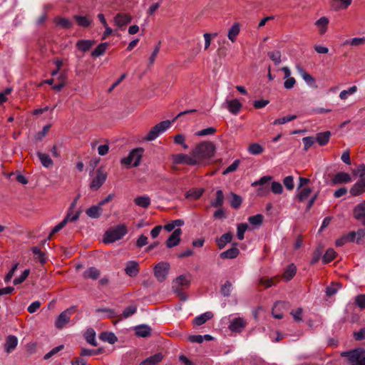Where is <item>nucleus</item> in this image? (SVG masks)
Returning a JSON list of instances; mask_svg holds the SVG:
<instances>
[{
    "label": "nucleus",
    "instance_id": "1",
    "mask_svg": "<svg viewBox=\"0 0 365 365\" xmlns=\"http://www.w3.org/2000/svg\"><path fill=\"white\" fill-rule=\"evenodd\" d=\"M215 153V146L213 143L205 141L199 143L191 155L198 161V165H205L206 160L212 158Z\"/></svg>",
    "mask_w": 365,
    "mask_h": 365
},
{
    "label": "nucleus",
    "instance_id": "2",
    "mask_svg": "<svg viewBox=\"0 0 365 365\" xmlns=\"http://www.w3.org/2000/svg\"><path fill=\"white\" fill-rule=\"evenodd\" d=\"M341 355L347 357L349 365H365V350L362 348L344 351Z\"/></svg>",
    "mask_w": 365,
    "mask_h": 365
},
{
    "label": "nucleus",
    "instance_id": "3",
    "mask_svg": "<svg viewBox=\"0 0 365 365\" xmlns=\"http://www.w3.org/2000/svg\"><path fill=\"white\" fill-rule=\"evenodd\" d=\"M127 232L128 230L124 225H118L106 232L103 241L106 243L114 242L116 240H120Z\"/></svg>",
    "mask_w": 365,
    "mask_h": 365
},
{
    "label": "nucleus",
    "instance_id": "4",
    "mask_svg": "<svg viewBox=\"0 0 365 365\" xmlns=\"http://www.w3.org/2000/svg\"><path fill=\"white\" fill-rule=\"evenodd\" d=\"M171 125V121L169 120L161 121L151 128L146 137L145 140L152 141L156 139L161 133L167 130Z\"/></svg>",
    "mask_w": 365,
    "mask_h": 365
},
{
    "label": "nucleus",
    "instance_id": "5",
    "mask_svg": "<svg viewBox=\"0 0 365 365\" xmlns=\"http://www.w3.org/2000/svg\"><path fill=\"white\" fill-rule=\"evenodd\" d=\"M143 153V149L138 148L131 150L128 157L121 159V163L125 165H130L133 163V167H138Z\"/></svg>",
    "mask_w": 365,
    "mask_h": 365
},
{
    "label": "nucleus",
    "instance_id": "6",
    "mask_svg": "<svg viewBox=\"0 0 365 365\" xmlns=\"http://www.w3.org/2000/svg\"><path fill=\"white\" fill-rule=\"evenodd\" d=\"M272 179V176L266 175L259 178L258 180L253 182L251 184L252 187L259 186L257 190L258 196H265L269 192V185L267 184Z\"/></svg>",
    "mask_w": 365,
    "mask_h": 365
},
{
    "label": "nucleus",
    "instance_id": "7",
    "mask_svg": "<svg viewBox=\"0 0 365 365\" xmlns=\"http://www.w3.org/2000/svg\"><path fill=\"white\" fill-rule=\"evenodd\" d=\"M107 178V173L102 168H99L96 171V176L90 184V188L92 190H98L105 182Z\"/></svg>",
    "mask_w": 365,
    "mask_h": 365
},
{
    "label": "nucleus",
    "instance_id": "8",
    "mask_svg": "<svg viewBox=\"0 0 365 365\" xmlns=\"http://www.w3.org/2000/svg\"><path fill=\"white\" fill-rule=\"evenodd\" d=\"M75 307H71L61 312L56 320V327L58 329H62L67 323L69 322L71 315L75 312Z\"/></svg>",
    "mask_w": 365,
    "mask_h": 365
},
{
    "label": "nucleus",
    "instance_id": "9",
    "mask_svg": "<svg viewBox=\"0 0 365 365\" xmlns=\"http://www.w3.org/2000/svg\"><path fill=\"white\" fill-rule=\"evenodd\" d=\"M170 264L167 262H160L154 268V275L160 282H163L168 275Z\"/></svg>",
    "mask_w": 365,
    "mask_h": 365
},
{
    "label": "nucleus",
    "instance_id": "10",
    "mask_svg": "<svg viewBox=\"0 0 365 365\" xmlns=\"http://www.w3.org/2000/svg\"><path fill=\"white\" fill-rule=\"evenodd\" d=\"M173 162L175 164H186L189 165H197L198 161L193 155L191 156L186 154H175L173 156Z\"/></svg>",
    "mask_w": 365,
    "mask_h": 365
},
{
    "label": "nucleus",
    "instance_id": "11",
    "mask_svg": "<svg viewBox=\"0 0 365 365\" xmlns=\"http://www.w3.org/2000/svg\"><path fill=\"white\" fill-rule=\"evenodd\" d=\"M81 213V210H77L75 212V215H73L72 216V218H69V216H68L67 217H64V219L59 224L56 225L52 229L49 236L48 237V240H51V236L53 235L58 232L61 229H63L68 222H75V221H76L79 218Z\"/></svg>",
    "mask_w": 365,
    "mask_h": 365
},
{
    "label": "nucleus",
    "instance_id": "12",
    "mask_svg": "<svg viewBox=\"0 0 365 365\" xmlns=\"http://www.w3.org/2000/svg\"><path fill=\"white\" fill-rule=\"evenodd\" d=\"M181 234L182 230L180 228L175 229L165 242L167 247L172 248L178 245L180 242Z\"/></svg>",
    "mask_w": 365,
    "mask_h": 365
},
{
    "label": "nucleus",
    "instance_id": "13",
    "mask_svg": "<svg viewBox=\"0 0 365 365\" xmlns=\"http://www.w3.org/2000/svg\"><path fill=\"white\" fill-rule=\"evenodd\" d=\"M353 215L355 219L365 226V200L354 207Z\"/></svg>",
    "mask_w": 365,
    "mask_h": 365
},
{
    "label": "nucleus",
    "instance_id": "14",
    "mask_svg": "<svg viewBox=\"0 0 365 365\" xmlns=\"http://www.w3.org/2000/svg\"><path fill=\"white\" fill-rule=\"evenodd\" d=\"M125 272L130 277H136L139 273V264L135 261H129L127 262Z\"/></svg>",
    "mask_w": 365,
    "mask_h": 365
},
{
    "label": "nucleus",
    "instance_id": "15",
    "mask_svg": "<svg viewBox=\"0 0 365 365\" xmlns=\"http://www.w3.org/2000/svg\"><path fill=\"white\" fill-rule=\"evenodd\" d=\"M351 0H332L330 3L331 10L337 11L347 9L351 4Z\"/></svg>",
    "mask_w": 365,
    "mask_h": 365
},
{
    "label": "nucleus",
    "instance_id": "16",
    "mask_svg": "<svg viewBox=\"0 0 365 365\" xmlns=\"http://www.w3.org/2000/svg\"><path fill=\"white\" fill-rule=\"evenodd\" d=\"M240 24L236 22L228 29L227 38L232 43H235L237 41V37L240 32Z\"/></svg>",
    "mask_w": 365,
    "mask_h": 365
},
{
    "label": "nucleus",
    "instance_id": "17",
    "mask_svg": "<svg viewBox=\"0 0 365 365\" xmlns=\"http://www.w3.org/2000/svg\"><path fill=\"white\" fill-rule=\"evenodd\" d=\"M237 245L238 244L237 242H235L232 244V247L225 251V252H222L221 254H220V257L222 259H234V258H236L239 253H240V250L239 249L237 248Z\"/></svg>",
    "mask_w": 365,
    "mask_h": 365
},
{
    "label": "nucleus",
    "instance_id": "18",
    "mask_svg": "<svg viewBox=\"0 0 365 365\" xmlns=\"http://www.w3.org/2000/svg\"><path fill=\"white\" fill-rule=\"evenodd\" d=\"M132 20L130 15L123 13L118 14L114 18V22L118 27H122L129 24Z\"/></svg>",
    "mask_w": 365,
    "mask_h": 365
},
{
    "label": "nucleus",
    "instance_id": "19",
    "mask_svg": "<svg viewBox=\"0 0 365 365\" xmlns=\"http://www.w3.org/2000/svg\"><path fill=\"white\" fill-rule=\"evenodd\" d=\"M246 322L240 317L235 318L230 322L229 329L234 332H240L245 327Z\"/></svg>",
    "mask_w": 365,
    "mask_h": 365
},
{
    "label": "nucleus",
    "instance_id": "20",
    "mask_svg": "<svg viewBox=\"0 0 365 365\" xmlns=\"http://www.w3.org/2000/svg\"><path fill=\"white\" fill-rule=\"evenodd\" d=\"M351 178L349 173L344 172L337 173L334 178L332 179V183L334 185L341 183H348L351 181Z\"/></svg>",
    "mask_w": 365,
    "mask_h": 365
},
{
    "label": "nucleus",
    "instance_id": "21",
    "mask_svg": "<svg viewBox=\"0 0 365 365\" xmlns=\"http://www.w3.org/2000/svg\"><path fill=\"white\" fill-rule=\"evenodd\" d=\"M365 192V178L357 181L350 189V193L357 196Z\"/></svg>",
    "mask_w": 365,
    "mask_h": 365
},
{
    "label": "nucleus",
    "instance_id": "22",
    "mask_svg": "<svg viewBox=\"0 0 365 365\" xmlns=\"http://www.w3.org/2000/svg\"><path fill=\"white\" fill-rule=\"evenodd\" d=\"M233 238L232 232H228L221 235L220 237L216 239V243L220 250L223 249L227 243L231 242Z\"/></svg>",
    "mask_w": 365,
    "mask_h": 365
},
{
    "label": "nucleus",
    "instance_id": "23",
    "mask_svg": "<svg viewBox=\"0 0 365 365\" xmlns=\"http://www.w3.org/2000/svg\"><path fill=\"white\" fill-rule=\"evenodd\" d=\"M18 339L14 335H9L6 339L4 344L5 351L7 353H11L17 346Z\"/></svg>",
    "mask_w": 365,
    "mask_h": 365
},
{
    "label": "nucleus",
    "instance_id": "24",
    "mask_svg": "<svg viewBox=\"0 0 365 365\" xmlns=\"http://www.w3.org/2000/svg\"><path fill=\"white\" fill-rule=\"evenodd\" d=\"M151 330L150 327L146 324H140L135 327V335L143 338L150 336Z\"/></svg>",
    "mask_w": 365,
    "mask_h": 365
},
{
    "label": "nucleus",
    "instance_id": "25",
    "mask_svg": "<svg viewBox=\"0 0 365 365\" xmlns=\"http://www.w3.org/2000/svg\"><path fill=\"white\" fill-rule=\"evenodd\" d=\"M163 356L161 353H157L143 360L140 365H155L162 361Z\"/></svg>",
    "mask_w": 365,
    "mask_h": 365
},
{
    "label": "nucleus",
    "instance_id": "26",
    "mask_svg": "<svg viewBox=\"0 0 365 365\" xmlns=\"http://www.w3.org/2000/svg\"><path fill=\"white\" fill-rule=\"evenodd\" d=\"M86 213L88 217L96 219L101 215L102 208L98 204L97 205H93L86 210Z\"/></svg>",
    "mask_w": 365,
    "mask_h": 365
},
{
    "label": "nucleus",
    "instance_id": "27",
    "mask_svg": "<svg viewBox=\"0 0 365 365\" xmlns=\"http://www.w3.org/2000/svg\"><path fill=\"white\" fill-rule=\"evenodd\" d=\"M54 23L57 26L63 29H70L73 25L72 22L69 19L61 18L60 16H57L54 19Z\"/></svg>",
    "mask_w": 365,
    "mask_h": 365
},
{
    "label": "nucleus",
    "instance_id": "28",
    "mask_svg": "<svg viewBox=\"0 0 365 365\" xmlns=\"http://www.w3.org/2000/svg\"><path fill=\"white\" fill-rule=\"evenodd\" d=\"M36 154L43 167L48 168L53 165V162L48 154L39 151Z\"/></svg>",
    "mask_w": 365,
    "mask_h": 365
},
{
    "label": "nucleus",
    "instance_id": "29",
    "mask_svg": "<svg viewBox=\"0 0 365 365\" xmlns=\"http://www.w3.org/2000/svg\"><path fill=\"white\" fill-rule=\"evenodd\" d=\"M150 198L145 195L143 196L137 197L134 199V202L139 207L147 208L150 205Z\"/></svg>",
    "mask_w": 365,
    "mask_h": 365
},
{
    "label": "nucleus",
    "instance_id": "30",
    "mask_svg": "<svg viewBox=\"0 0 365 365\" xmlns=\"http://www.w3.org/2000/svg\"><path fill=\"white\" fill-rule=\"evenodd\" d=\"M228 110L232 114H237L242 108L241 103L237 99H234L227 101Z\"/></svg>",
    "mask_w": 365,
    "mask_h": 365
},
{
    "label": "nucleus",
    "instance_id": "31",
    "mask_svg": "<svg viewBox=\"0 0 365 365\" xmlns=\"http://www.w3.org/2000/svg\"><path fill=\"white\" fill-rule=\"evenodd\" d=\"M212 317L213 314L211 312H207L200 316L196 317L194 319V323L197 326L202 325Z\"/></svg>",
    "mask_w": 365,
    "mask_h": 365
},
{
    "label": "nucleus",
    "instance_id": "32",
    "mask_svg": "<svg viewBox=\"0 0 365 365\" xmlns=\"http://www.w3.org/2000/svg\"><path fill=\"white\" fill-rule=\"evenodd\" d=\"M99 339L111 344L115 343L118 341L117 336L113 333L108 331L101 333Z\"/></svg>",
    "mask_w": 365,
    "mask_h": 365
},
{
    "label": "nucleus",
    "instance_id": "33",
    "mask_svg": "<svg viewBox=\"0 0 365 365\" xmlns=\"http://www.w3.org/2000/svg\"><path fill=\"white\" fill-rule=\"evenodd\" d=\"M85 339L88 344L93 346H96L98 345L96 340V331L93 328H89L86 330L85 333Z\"/></svg>",
    "mask_w": 365,
    "mask_h": 365
},
{
    "label": "nucleus",
    "instance_id": "34",
    "mask_svg": "<svg viewBox=\"0 0 365 365\" xmlns=\"http://www.w3.org/2000/svg\"><path fill=\"white\" fill-rule=\"evenodd\" d=\"M224 202V194L222 190H218L216 191V197L212 200L210 204L214 207H221Z\"/></svg>",
    "mask_w": 365,
    "mask_h": 365
},
{
    "label": "nucleus",
    "instance_id": "35",
    "mask_svg": "<svg viewBox=\"0 0 365 365\" xmlns=\"http://www.w3.org/2000/svg\"><path fill=\"white\" fill-rule=\"evenodd\" d=\"M329 19L327 17H322L316 21V26L320 34H324L327 29Z\"/></svg>",
    "mask_w": 365,
    "mask_h": 365
},
{
    "label": "nucleus",
    "instance_id": "36",
    "mask_svg": "<svg viewBox=\"0 0 365 365\" xmlns=\"http://www.w3.org/2000/svg\"><path fill=\"white\" fill-rule=\"evenodd\" d=\"M330 136L331 133L329 131L319 133L317 135L316 140L320 145H325L328 143Z\"/></svg>",
    "mask_w": 365,
    "mask_h": 365
},
{
    "label": "nucleus",
    "instance_id": "37",
    "mask_svg": "<svg viewBox=\"0 0 365 365\" xmlns=\"http://www.w3.org/2000/svg\"><path fill=\"white\" fill-rule=\"evenodd\" d=\"M99 276H100V271L93 267L88 268L83 273L84 278H91L92 279H97Z\"/></svg>",
    "mask_w": 365,
    "mask_h": 365
},
{
    "label": "nucleus",
    "instance_id": "38",
    "mask_svg": "<svg viewBox=\"0 0 365 365\" xmlns=\"http://www.w3.org/2000/svg\"><path fill=\"white\" fill-rule=\"evenodd\" d=\"M173 285L181 289L184 287H187L190 285V279L185 275H180L174 281Z\"/></svg>",
    "mask_w": 365,
    "mask_h": 365
},
{
    "label": "nucleus",
    "instance_id": "39",
    "mask_svg": "<svg viewBox=\"0 0 365 365\" xmlns=\"http://www.w3.org/2000/svg\"><path fill=\"white\" fill-rule=\"evenodd\" d=\"M336 252L332 248L328 249L325 254L322 256V262L324 264H328L334 259Z\"/></svg>",
    "mask_w": 365,
    "mask_h": 365
},
{
    "label": "nucleus",
    "instance_id": "40",
    "mask_svg": "<svg viewBox=\"0 0 365 365\" xmlns=\"http://www.w3.org/2000/svg\"><path fill=\"white\" fill-rule=\"evenodd\" d=\"M296 272H297L296 267L293 264H291L285 269V271L283 274V277L284 279H286L287 281H289L293 278V277L296 274Z\"/></svg>",
    "mask_w": 365,
    "mask_h": 365
},
{
    "label": "nucleus",
    "instance_id": "41",
    "mask_svg": "<svg viewBox=\"0 0 365 365\" xmlns=\"http://www.w3.org/2000/svg\"><path fill=\"white\" fill-rule=\"evenodd\" d=\"M32 252L34 255L35 259H38L41 264H44L46 261L45 253L42 252L38 247H32Z\"/></svg>",
    "mask_w": 365,
    "mask_h": 365
},
{
    "label": "nucleus",
    "instance_id": "42",
    "mask_svg": "<svg viewBox=\"0 0 365 365\" xmlns=\"http://www.w3.org/2000/svg\"><path fill=\"white\" fill-rule=\"evenodd\" d=\"M184 220L181 219H178L173 220L171 222L165 225L164 228L168 232L173 231L175 227H181L184 225Z\"/></svg>",
    "mask_w": 365,
    "mask_h": 365
},
{
    "label": "nucleus",
    "instance_id": "43",
    "mask_svg": "<svg viewBox=\"0 0 365 365\" xmlns=\"http://www.w3.org/2000/svg\"><path fill=\"white\" fill-rule=\"evenodd\" d=\"M323 247L318 246L313 252L312 259L310 262L311 264H314L319 262L320 258H322Z\"/></svg>",
    "mask_w": 365,
    "mask_h": 365
},
{
    "label": "nucleus",
    "instance_id": "44",
    "mask_svg": "<svg viewBox=\"0 0 365 365\" xmlns=\"http://www.w3.org/2000/svg\"><path fill=\"white\" fill-rule=\"evenodd\" d=\"M232 289V283L230 281H226L225 283L221 287L220 293L223 297H229L230 296Z\"/></svg>",
    "mask_w": 365,
    "mask_h": 365
},
{
    "label": "nucleus",
    "instance_id": "45",
    "mask_svg": "<svg viewBox=\"0 0 365 365\" xmlns=\"http://www.w3.org/2000/svg\"><path fill=\"white\" fill-rule=\"evenodd\" d=\"M230 206L234 209H237L242 204V198L240 195L233 192L231 193Z\"/></svg>",
    "mask_w": 365,
    "mask_h": 365
},
{
    "label": "nucleus",
    "instance_id": "46",
    "mask_svg": "<svg viewBox=\"0 0 365 365\" xmlns=\"http://www.w3.org/2000/svg\"><path fill=\"white\" fill-rule=\"evenodd\" d=\"M341 287V285L339 283L332 282L330 286H328L326 288V294L327 297H331L335 294L339 289Z\"/></svg>",
    "mask_w": 365,
    "mask_h": 365
},
{
    "label": "nucleus",
    "instance_id": "47",
    "mask_svg": "<svg viewBox=\"0 0 365 365\" xmlns=\"http://www.w3.org/2000/svg\"><path fill=\"white\" fill-rule=\"evenodd\" d=\"M248 228V225L246 223H240L237 225V237L240 240H242L245 237V232Z\"/></svg>",
    "mask_w": 365,
    "mask_h": 365
},
{
    "label": "nucleus",
    "instance_id": "48",
    "mask_svg": "<svg viewBox=\"0 0 365 365\" xmlns=\"http://www.w3.org/2000/svg\"><path fill=\"white\" fill-rule=\"evenodd\" d=\"M358 88L356 86H353L350 87L348 90H344L340 92L339 98L341 100H346L348 98L349 95H351L355 93L357 91Z\"/></svg>",
    "mask_w": 365,
    "mask_h": 365
},
{
    "label": "nucleus",
    "instance_id": "49",
    "mask_svg": "<svg viewBox=\"0 0 365 365\" xmlns=\"http://www.w3.org/2000/svg\"><path fill=\"white\" fill-rule=\"evenodd\" d=\"M264 149L258 143H252L248 148V151L252 155H259L263 152Z\"/></svg>",
    "mask_w": 365,
    "mask_h": 365
},
{
    "label": "nucleus",
    "instance_id": "50",
    "mask_svg": "<svg viewBox=\"0 0 365 365\" xmlns=\"http://www.w3.org/2000/svg\"><path fill=\"white\" fill-rule=\"evenodd\" d=\"M296 118H297V115H295L284 116V117L276 119L273 122V125H277L284 124V123L290 122Z\"/></svg>",
    "mask_w": 365,
    "mask_h": 365
},
{
    "label": "nucleus",
    "instance_id": "51",
    "mask_svg": "<svg viewBox=\"0 0 365 365\" xmlns=\"http://www.w3.org/2000/svg\"><path fill=\"white\" fill-rule=\"evenodd\" d=\"M74 19H76L78 24L83 27H88L91 22V21L86 16H75Z\"/></svg>",
    "mask_w": 365,
    "mask_h": 365
},
{
    "label": "nucleus",
    "instance_id": "52",
    "mask_svg": "<svg viewBox=\"0 0 365 365\" xmlns=\"http://www.w3.org/2000/svg\"><path fill=\"white\" fill-rule=\"evenodd\" d=\"M311 192L312 189L310 187H304L300 190L297 197L300 202H304Z\"/></svg>",
    "mask_w": 365,
    "mask_h": 365
},
{
    "label": "nucleus",
    "instance_id": "53",
    "mask_svg": "<svg viewBox=\"0 0 365 365\" xmlns=\"http://www.w3.org/2000/svg\"><path fill=\"white\" fill-rule=\"evenodd\" d=\"M263 215L261 214H257L255 215H252L249 217L248 221L251 225H260L263 221Z\"/></svg>",
    "mask_w": 365,
    "mask_h": 365
},
{
    "label": "nucleus",
    "instance_id": "54",
    "mask_svg": "<svg viewBox=\"0 0 365 365\" xmlns=\"http://www.w3.org/2000/svg\"><path fill=\"white\" fill-rule=\"evenodd\" d=\"M268 56L274 62L275 65H278L281 62V53L279 51L268 52Z\"/></svg>",
    "mask_w": 365,
    "mask_h": 365
},
{
    "label": "nucleus",
    "instance_id": "55",
    "mask_svg": "<svg viewBox=\"0 0 365 365\" xmlns=\"http://www.w3.org/2000/svg\"><path fill=\"white\" fill-rule=\"evenodd\" d=\"M240 163V160L239 159L235 160L230 165H229L223 172V175H227L230 173L235 172L237 168L239 167V165Z\"/></svg>",
    "mask_w": 365,
    "mask_h": 365
},
{
    "label": "nucleus",
    "instance_id": "56",
    "mask_svg": "<svg viewBox=\"0 0 365 365\" xmlns=\"http://www.w3.org/2000/svg\"><path fill=\"white\" fill-rule=\"evenodd\" d=\"M137 312L136 306H128L123 312V317L124 318H128Z\"/></svg>",
    "mask_w": 365,
    "mask_h": 365
},
{
    "label": "nucleus",
    "instance_id": "57",
    "mask_svg": "<svg viewBox=\"0 0 365 365\" xmlns=\"http://www.w3.org/2000/svg\"><path fill=\"white\" fill-rule=\"evenodd\" d=\"M29 273H30V270L29 269H25L22 272L21 276L14 279V280L13 282L14 284L17 285V284L22 283L28 277Z\"/></svg>",
    "mask_w": 365,
    "mask_h": 365
},
{
    "label": "nucleus",
    "instance_id": "58",
    "mask_svg": "<svg viewBox=\"0 0 365 365\" xmlns=\"http://www.w3.org/2000/svg\"><path fill=\"white\" fill-rule=\"evenodd\" d=\"M359 44H365V37L354 38L350 41H346L344 45L357 46Z\"/></svg>",
    "mask_w": 365,
    "mask_h": 365
},
{
    "label": "nucleus",
    "instance_id": "59",
    "mask_svg": "<svg viewBox=\"0 0 365 365\" xmlns=\"http://www.w3.org/2000/svg\"><path fill=\"white\" fill-rule=\"evenodd\" d=\"M271 190L274 194H281L283 191V187L279 182H272L271 185Z\"/></svg>",
    "mask_w": 365,
    "mask_h": 365
},
{
    "label": "nucleus",
    "instance_id": "60",
    "mask_svg": "<svg viewBox=\"0 0 365 365\" xmlns=\"http://www.w3.org/2000/svg\"><path fill=\"white\" fill-rule=\"evenodd\" d=\"M283 183L287 190H292L294 189V178L292 176L289 175L284 178Z\"/></svg>",
    "mask_w": 365,
    "mask_h": 365
},
{
    "label": "nucleus",
    "instance_id": "61",
    "mask_svg": "<svg viewBox=\"0 0 365 365\" xmlns=\"http://www.w3.org/2000/svg\"><path fill=\"white\" fill-rule=\"evenodd\" d=\"M59 82L53 86V89L56 91H60L66 85L63 76L61 74L58 77Z\"/></svg>",
    "mask_w": 365,
    "mask_h": 365
},
{
    "label": "nucleus",
    "instance_id": "62",
    "mask_svg": "<svg viewBox=\"0 0 365 365\" xmlns=\"http://www.w3.org/2000/svg\"><path fill=\"white\" fill-rule=\"evenodd\" d=\"M302 141L304 144V150H307L314 143L313 137L308 136L302 138Z\"/></svg>",
    "mask_w": 365,
    "mask_h": 365
},
{
    "label": "nucleus",
    "instance_id": "63",
    "mask_svg": "<svg viewBox=\"0 0 365 365\" xmlns=\"http://www.w3.org/2000/svg\"><path fill=\"white\" fill-rule=\"evenodd\" d=\"M354 338L356 341H361L365 339V328L360 329L358 331L354 332Z\"/></svg>",
    "mask_w": 365,
    "mask_h": 365
},
{
    "label": "nucleus",
    "instance_id": "64",
    "mask_svg": "<svg viewBox=\"0 0 365 365\" xmlns=\"http://www.w3.org/2000/svg\"><path fill=\"white\" fill-rule=\"evenodd\" d=\"M355 303L361 309H365V295L360 294L356 297Z\"/></svg>",
    "mask_w": 365,
    "mask_h": 365
}]
</instances>
